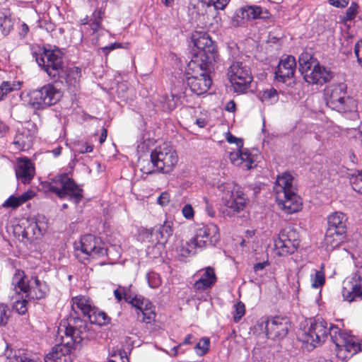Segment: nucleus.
<instances>
[{
  "instance_id": "nucleus-1",
  "label": "nucleus",
  "mask_w": 362,
  "mask_h": 362,
  "mask_svg": "<svg viewBox=\"0 0 362 362\" xmlns=\"http://www.w3.org/2000/svg\"><path fill=\"white\" fill-rule=\"evenodd\" d=\"M192 40L197 50H194L187 64L186 83L192 93L200 95L206 93L212 84L210 74L214 69L218 54L209 35L196 33Z\"/></svg>"
},
{
  "instance_id": "nucleus-2",
  "label": "nucleus",
  "mask_w": 362,
  "mask_h": 362,
  "mask_svg": "<svg viewBox=\"0 0 362 362\" xmlns=\"http://www.w3.org/2000/svg\"><path fill=\"white\" fill-rule=\"evenodd\" d=\"M88 325L86 320L70 314L69 317L60 323L58 333L61 335V343L52 347L45 356V362H71V351L81 346L83 341L88 337Z\"/></svg>"
},
{
  "instance_id": "nucleus-3",
  "label": "nucleus",
  "mask_w": 362,
  "mask_h": 362,
  "mask_svg": "<svg viewBox=\"0 0 362 362\" xmlns=\"http://www.w3.org/2000/svg\"><path fill=\"white\" fill-rule=\"evenodd\" d=\"M292 181L291 175L284 173L277 177L274 187L279 207L288 214L298 212L302 207L301 199L296 194Z\"/></svg>"
},
{
  "instance_id": "nucleus-4",
  "label": "nucleus",
  "mask_w": 362,
  "mask_h": 362,
  "mask_svg": "<svg viewBox=\"0 0 362 362\" xmlns=\"http://www.w3.org/2000/svg\"><path fill=\"white\" fill-rule=\"evenodd\" d=\"M219 229L214 223L202 225L196 229L195 235L178 248L179 255L187 257L194 255L197 249L215 245L219 240Z\"/></svg>"
},
{
  "instance_id": "nucleus-5",
  "label": "nucleus",
  "mask_w": 362,
  "mask_h": 362,
  "mask_svg": "<svg viewBox=\"0 0 362 362\" xmlns=\"http://www.w3.org/2000/svg\"><path fill=\"white\" fill-rule=\"evenodd\" d=\"M11 284L17 295L23 293L28 300L42 299L49 291L45 282L40 281L37 276H32L28 279L21 269L16 270Z\"/></svg>"
},
{
  "instance_id": "nucleus-6",
  "label": "nucleus",
  "mask_w": 362,
  "mask_h": 362,
  "mask_svg": "<svg viewBox=\"0 0 362 362\" xmlns=\"http://www.w3.org/2000/svg\"><path fill=\"white\" fill-rule=\"evenodd\" d=\"M298 62L299 71L308 83L322 85L334 76L333 72L321 65L316 58L307 52L300 55Z\"/></svg>"
},
{
  "instance_id": "nucleus-7",
  "label": "nucleus",
  "mask_w": 362,
  "mask_h": 362,
  "mask_svg": "<svg viewBox=\"0 0 362 362\" xmlns=\"http://www.w3.org/2000/svg\"><path fill=\"white\" fill-rule=\"evenodd\" d=\"M47 189L60 199L68 197L69 200L76 204L80 203L83 197V189L66 173L53 178L48 184Z\"/></svg>"
},
{
  "instance_id": "nucleus-8",
  "label": "nucleus",
  "mask_w": 362,
  "mask_h": 362,
  "mask_svg": "<svg viewBox=\"0 0 362 362\" xmlns=\"http://www.w3.org/2000/svg\"><path fill=\"white\" fill-rule=\"evenodd\" d=\"M346 85L344 83L332 84L324 90L327 105L339 112L351 111L354 107V101L346 96Z\"/></svg>"
},
{
  "instance_id": "nucleus-9",
  "label": "nucleus",
  "mask_w": 362,
  "mask_h": 362,
  "mask_svg": "<svg viewBox=\"0 0 362 362\" xmlns=\"http://www.w3.org/2000/svg\"><path fill=\"white\" fill-rule=\"evenodd\" d=\"M28 105L34 110H45L57 104L62 97L61 90L53 84L47 83L33 90L28 94Z\"/></svg>"
},
{
  "instance_id": "nucleus-10",
  "label": "nucleus",
  "mask_w": 362,
  "mask_h": 362,
  "mask_svg": "<svg viewBox=\"0 0 362 362\" xmlns=\"http://www.w3.org/2000/svg\"><path fill=\"white\" fill-rule=\"evenodd\" d=\"M217 188L224 206L230 211L238 213L244 210L248 199L240 186L233 182H225L219 184Z\"/></svg>"
},
{
  "instance_id": "nucleus-11",
  "label": "nucleus",
  "mask_w": 362,
  "mask_h": 362,
  "mask_svg": "<svg viewBox=\"0 0 362 362\" xmlns=\"http://www.w3.org/2000/svg\"><path fill=\"white\" fill-rule=\"evenodd\" d=\"M33 57L37 64L52 78L56 79L60 75L63 66L62 53L59 49H40L33 52Z\"/></svg>"
},
{
  "instance_id": "nucleus-12",
  "label": "nucleus",
  "mask_w": 362,
  "mask_h": 362,
  "mask_svg": "<svg viewBox=\"0 0 362 362\" xmlns=\"http://www.w3.org/2000/svg\"><path fill=\"white\" fill-rule=\"evenodd\" d=\"M151 161L156 165L157 172L167 174L172 172L177 164L178 156L171 146L163 144L151 151Z\"/></svg>"
},
{
  "instance_id": "nucleus-13",
  "label": "nucleus",
  "mask_w": 362,
  "mask_h": 362,
  "mask_svg": "<svg viewBox=\"0 0 362 362\" xmlns=\"http://www.w3.org/2000/svg\"><path fill=\"white\" fill-rule=\"evenodd\" d=\"M228 77L233 90L237 93H244L252 81L250 69L240 62H234L228 69Z\"/></svg>"
},
{
  "instance_id": "nucleus-14",
  "label": "nucleus",
  "mask_w": 362,
  "mask_h": 362,
  "mask_svg": "<svg viewBox=\"0 0 362 362\" xmlns=\"http://www.w3.org/2000/svg\"><path fill=\"white\" fill-rule=\"evenodd\" d=\"M257 327L265 331L267 338L280 340L286 336L291 325L288 319L275 317L270 320L266 317L261 318Z\"/></svg>"
},
{
  "instance_id": "nucleus-15",
  "label": "nucleus",
  "mask_w": 362,
  "mask_h": 362,
  "mask_svg": "<svg viewBox=\"0 0 362 362\" xmlns=\"http://www.w3.org/2000/svg\"><path fill=\"white\" fill-rule=\"evenodd\" d=\"M299 246V237L296 230L291 226L282 229L276 240H274V247L279 256H286L293 254Z\"/></svg>"
},
{
  "instance_id": "nucleus-16",
  "label": "nucleus",
  "mask_w": 362,
  "mask_h": 362,
  "mask_svg": "<svg viewBox=\"0 0 362 362\" xmlns=\"http://www.w3.org/2000/svg\"><path fill=\"white\" fill-rule=\"evenodd\" d=\"M327 323L321 317L310 319L309 326L305 327L303 340L313 347L322 344L327 337Z\"/></svg>"
},
{
  "instance_id": "nucleus-17",
  "label": "nucleus",
  "mask_w": 362,
  "mask_h": 362,
  "mask_svg": "<svg viewBox=\"0 0 362 362\" xmlns=\"http://www.w3.org/2000/svg\"><path fill=\"white\" fill-rule=\"evenodd\" d=\"M80 251L86 255L84 259L89 257L98 259L107 255V249L105 244L99 238L91 234L83 235L81 239Z\"/></svg>"
},
{
  "instance_id": "nucleus-18",
  "label": "nucleus",
  "mask_w": 362,
  "mask_h": 362,
  "mask_svg": "<svg viewBox=\"0 0 362 362\" xmlns=\"http://www.w3.org/2000/svg\"><path fill=\"white\" fill-rule=\"evenodd\" d=\"M342 296L348 302L360 298L362 299V269L356 272L350 279L344 282Z\"/></svg>"
},
{
  "instance_id": "nucleus-19",
  "label": "nucleus",
  "mask_w": 362,
  "mask_h": 362,
  "mask_svg": "<svg viewBox=\"0 0 362 362\" xmlns=\"http://www.w3.org/2000/svg\"><path fill=\"white\" fill-rule=\"evenodd\" d=\"M296 70V58L291 55L282 56L275 71V78L279 82L286 83L294 76Z\"/></svg>"
},
{
  "instance_id": "nucleus-20",
  "label": "nucleus",
  "mask_w": 362,
  "mask_h": 362,
  "mask_svg": "<svg viewBox=\"0 0 362 362\" xmlns=\"http://www.w3.org/2000/svg\"><path fill=\"white\" fill-rule=\"evenodd\" d=\"M36 136L35 129L33 127H23L18 130L14 138L13 144L16 148L21 151L28 150L33 145Z\"/></svg>"
},
{
  "instance_id": "nucleus-21",
  "label": "nucleus",
  "mask_w": 362,
  "mask_h": 362,
  "mask_svg": "<svg viewBox=\"0 0 362 362\" xmlns=\"http://www.w3.org/2000/svg\"><path fill=\"white\" fill-rule=\"evenodd\" d=\"M198 272L202 273V274L200 278L194 284V288L196 291L210 289L217 281L215 270L211 267H206L200 269Z\"/></svg>"
},
{
  "instance_id": "nucleus-22",
  "label": "nucleus",
  "mask_w": 362,
  "mask_h": 362,
  "mask_svg": "<svg viewBox=\"0 0 362 362\" xmlns=\"http://www.w3.org/2000/svg\"><path fill=\"white\" fill-rule=\"evenodd\" d=\"M16 175L18 180L23 184L30 183L35 175V167L32 162L27 158L18 160Z\"/></svg>"
},
{
  "instance_id": "nucleus-23",
  "label": "nucleus",
  "mask_w": 362,
  "mask_h": 362,
  "mask_svg": "<svg viewBox=\"0 0 362 362\" xmlns=\"http://www.w3.org/2000/svg\"><path fill=\"white\" fill-rule=\"evenodd\" d=\"M95 305L90 298L86 296H77L71 298V310L74 315L79 313L88 317Z\"/></svg>"
},
{
  "instance_id": "nucleus-24",
  "label": "nucleus",
  "mask_w": 362,
  "mask_h": 362,
  "mask_svg": "<svg viewBox=\"0 0 362 362\" xmlns=\"http://www.w3.org/2000/svg\"><path fill=\"white\" fill-rule=\"evenodd\" d=\"M44 216H37L34 221H32L29 225L24 229L23 237L30 239L33 237L42 235L47 230V225Z\"/></svg>"
},
{
  "instance_id": "nucleus-25",
  "label": "nucleus",
  "mask_w": 362,
  "mask_h": 362,
  "mask_svg": "<svg viewBox=\"0 0 362 362\" xmlns=\"http://www.w3.org/2000/svg\"><path fill=\"white\" fill-rule=\"evenodd\" d=\"M81 70L79 67L75 66H67L65 69L62 68L60 75L57 78H62L65 80L69 88H76L79 86L80 78L81 76Z\"/></svg>"
},
{
  "instance_id": "nucleus-26",
  "label": "nucleus",
  "mask_w": 362,
  "mask_h": 362,
  "mask_svg": "<svg viewBox=\"0 0 362 362\" xmlns=\"http://www.w3.org/2000/svg\"><path fill=\"white\" fill-rule=\"evenodd\" d=\"M347 218L345 214L336 211L331 214L327 218V230H337L339 232H346Z\"/></svg>"
},
{
  "instance_id": "nucleus-27",
  "label": "nucleus",
  "mask_w": 362,
  "mask_h": 362,
  "mask_svg": "<svg viewBox=\"0 0 362 362\" xmlns=\"http://www.w3.org/2000/svg\"><path fill=\"white\" fill-rule=\"evenodd\" d=\"M173 233V228L168 222H165L162 225L156 226L151 231V236L155 237L156 240L161 244L167 243Z\"/></svg>"
},
{
  "instance_id": "nucleus-28",
  "label": "nucleus",
  "mask_w": 362,
  "mask_h": 362,
  "mask_svg": "<svg viewBox=\"0 0 362 362\" xmlns=\"http://www.w3.org/2000/svg\"><path fill=\"white\" fill-rule=\"evenodd\" d=\"M346 238V233L337 230H327L325 237V243L327 250H333L339 247Z\"/></svg>"
},
{
  "instance_id": "nucleus-29",
  "label": "nucleus",
  "mask_w": 362,
  "mask_h": 362,
  "mask_svg": "<svg viewBox=\"0 0 362 362\" xmlns=\"http://www.w3.org/2000/svg\"><path fill=\"white\" fill-rule=\"evenodd\" d=\"M230 160L235 165L245 164L247 170L252 168V163H254L251 154L248 151H242L240 148L230 154Z\"/></svg>"
},
{
  "instance_id": "nucleus-30",
  "label": "nucleus",
  "mask_w": 362,
  "mask_h": 362,
  "mask_svg": "<svg viewBox=\"0 0 362 362\" xmlns=\"http://www.w3.org/2000/svg\"><path fill=\"white\" fill-rule=\"evenodd\" d=\"M241 15L244 16L247 21L257 18H267L269 12L267 9L257 6H249L241 8Z\"/></svg>"
},
{
  "instance_id": "nucleus-31",
  "label": "nucleus",
  "mask_w": 362,
  "mask_h": 362,
  "mask_svg": "<svg viewBox=\"0 0 362 362\" xmlns=\"http://www.w3.org/2000/svg\"><path fill=\"white\" fill-rule=\"evenodd\" d=\"M34 192L32 190L27 191L22 194L21 196L16 197L13 195L10 196L2 204L4 208L16 209L34 196Z\"/></svg>"
},
{
  "instance_id": "nucleus-32",
  "label": "nucleus",
  "mask_w": 362,
  "mask_h": 362,
  "mask_svg": "<svg viewBox=\"0 0 362 362\" xmlns=\"http://www.w3.org/2000/svg\"><path fill=\"white\" fill-rule=\"evenodd\" d=\"M13 21L9 9L3 8L0 11V28L4 35H7L12 30Z\"/></svg>"
},
{
  "instance_id": "nucleus-33",
  "label": "nucleus",
  "mask_w": 362,
  "mask_h": 362,
  "mask_svg": "<svg viewBox=\"0 0 362 362\" xmlns=\"http://www.w3.org/2000/svg\"><path fill=\"white\" fill-rule=\"evenodd\" d=\"M87 318L90 324H95L100 326L105 325L110 322V318L107 314L100 310L95 306L93 308Z\"/></svg>"
},
{
  "instance_id": "nucleus-34",
  "label": "nucleus",
  "mask_w": 362,
  "mask_h": 362,
  "mask_svg": "<svg viewBox=\"0 0 362 362\" xmlns=\"http://www.w3.org/2000/svg\"><path fill=\"white\" fill-rule=\"evenodd\" d=\"M338 349H344L349 353L356 354L358 351H362V344L356 342L353 336L347 334L346 337L344 339V343H342Z\"/></svg>"
},
{
  "instance_id": "nucleus-35",
  "label": "nucleus",
  "mask_w": 362,
  "mask_h": 362,
  "mask_svg": "<svg viewBox=\"0 0 362 362\" xmlns=\"http://www.w3.org/2000/svg\"><path fill=\"white\" fill-rule=\"evenodd\" d=\"M328 333L332 341L336 345L337 349L342 343H344V339L348 334L347 332H342L337 326L333 325L329 327Z\"/></svg>"
},
{
  "instance_id": "nucleus-36",
  "label": "nucleus",
  "mask_w": 362,
  "mask_h": 362,
  "mask_svg": "<svg viewBox=\"0 0 362 362\" xmlns=\"http://www.w3.org/2000/svg\"><path fill=\"white\" fill-rule=\"evenodd\" d=\"M127 303L136 308V314L143 311L146 308L151 306V303L148 299L139 295L133 296L132 294Z\"/></svg>"
},
{
  "instance_id": "nucleus-37",
  "label": "nucleus",
  "mask_w": 362,
  "mask_h": 362,
  "mask_svg": "<svg viewBox=\"0 0 362 362\" xmlns=\"http://www.w3.org/2000/svg\"><path fill=\"white\" fill-rule=\"evenodd\" d=\"M182 97H185V93H171L170 95L164 96L162 102L168 110H173L177 107Z\"/></svg>"
},
{
  "instance_id": "nucleus-38",
  "label": "nucleus",
  "mask_w": 362,
  "mask_h": 362,
  "mask_svg": "<svg viewBox=\"0 0 362 362\" xmlns=\"http://www.w3.org/2000/svg\"><path fill=\"white\" fill-rule=\"evenodd\" d=\"M103 16L104 11L102 9H95L91 15L90 26L93 33H95L102 28L101 22Z\"/></svg>"
},
{
  "instance_id": "nucleus-39",
  "label": "nucleus",
  "mask_w": 362,
  "mask_h": 362,
  "mask_svg": "<svg viewBox=\"0 0 362 362\" xmlns=\"http://www.w3.org/2000/svg\"><path fill=\"white\" fill-rule=\"evenodd\" d=\"M29 300L25 297V294L18 295L16 300L13 302V308L21 315L25 314L27 311V303Z\"/></svg>"
},
{
  "instance_id": "nucleus-40",
  "label": "nucleus",
  "mask_w": 362,
  "mask_h": 362,
  "mask_svg": "<svg viewBox=\"0 0 362 362\" xmlns=\"http://www.w3.org/2000/svg\"><path fill=\"white\" fill-rule=\"evenodd\" d=\"M349 181L353 189L359 194H362V171H358L352 174Z\"/></svg>"
},
{
  "instance_id": "nucleus-41",
  "label": "nucleus",
  "mask_w": 362,
  "mask_h": 362,
  "mask_svg": "<svg viewBox=\"0 0 362 362\" xmlns=\"http://www.w3.org/2000/svg\"><path fill=\"white\" fill-rule=\"evenodd\" d=\"M130 288L131 286L124 287L119 286L118 288L114 291L115 298L118 301H121L122 299H124L127 303L132 295Z\"/></svg>"
},
{
  "instance_id": "nucleus-42",
  "label": "nucleus",
  "mask_w": 362,
  "mask_h": 362,
  "mask_svg": "<svg viewBox=\"0 0 362 362\" xmlns=\"http://www.w3.org/2000/svg\"><path fill=\"white\" fill-rule=\"evenodd\" d=\"M260 99L262 102L272 104L278 100L277 91L273 88L267 89L262 92Z\"/></svg>"
},
{
  "instance_id": "nucleus-43",
  "label": "nucleus",
  "mask_w": 362,
  "mask_h": 362,
  "mask_svg": "<svg viewBox=\"0 0 362 362\" xmlns=\"http://www.w3.org/2000/svg\"><path fill=\"white\" fill-rule=\"evenodd\" d=\"M210 340L207 337H203L196 344L194 349L197 355L202 356L205 355L209 349Z\"/></svg>"
},
{
  "instance_id": "nucleus-44",
  "label": "nucleus",
  "mask_w": 362,
  "mask_h": 362,
  "mask_svg": "<svg viewBox=\"0 0 362 362\" xmlns=\"http://www.w3.org/2000/svg\"><path fill=\"white\" fill-rule=\"evenodd\" d=\"M136 315L138 320L146 323H150L156 317V314L152 310L151 306L146 308V309L141 313H138Z\"/></svg>"
},
{
  "instance_id": "nucleus-45",
  "label": "nucleus",
  "mask_w": 362,
  "mask_h": 362,
  "mask_svg": "<svg viewBox=\"0 0 362 362\" xmlns=\"http://www.w3.org/2000/svg\"><path fill=\"white\" fill-rule=\"evenodd\" d=\"M10 317V310L6 304L0 303V327L7 325Z\"/></svg>"
},
{
  "instance_id": "nucleus-46",
  "label": "nucleus",
  "mask_w": 362,
  "mask_h": 362,
  "mask_svg": "<svg viewBox=\"0 0 362 362\" xmlns=\"http://www.w3.org/2000/svg\"><path fill=\"white\" fill-rule=\"evenodd\" d=\"M141 170L145 174H151L156 171V165L150 160H142L139 161Z\"/></svg>"
},
{
  "instance_id": "nucleus-47",
  "label": "nucleus",
  "mask_w": 362,
  "mask_h": 362,
  "mask_svg": "<svg viewBox=\"0 0 362 362\" xmlns=\"http://www.w3.org/2000/svg\"><path fill=\"white\" fill-rule=\"evenodd\" d=\"M147 281L151 288H158L160 284L161 280L158 274L155 272H148L146 274Z\"/></svg>"
},
{
  "instance_id": "nucleus-48",
  "label": "nucleus",
  "mask_w": 362,
  "mask_h": 362,
  "mask_svg": "<svg viewBox=\"0 0 362 362\" xmlns=\"http://www.w3.org/2000/svg\"><path fill=\"white\" fill-rule=\"evenodd\" d=\"M245 313V304L242 302H238L235 305V311L233 314V320L238 322Z\"/></svg>"
},
{
  "instance_id": "nucleus-49",
  "label": "nucleus",
  "mask_w": 362,
  "mask_h": 362,
  "mask_svg": "<svg viewBox=\"0 0 362 362\" xmlns=\"http://www.w3.org/2000/svg\"><path fill=\"white\" fill-rule=\"evenodd\" d=\"M358 4L356 2L352 1L350 6L346 11V16L344 18V20L347 21H351L354 18H355V17L358 13Z\"/></svg>"
},
{
  "instance_id": "nucleus-50",
  "label": "nucleus",
  "mask_w": 362,
  "mask_h": 362,
  "mask_svg": "<svg viewBox=\"0 0 362 362\" xmlns=\"http://www.w3.org/2000/svg\"><path fill=\"white\" fill-rule=\"evenodd\" d=\"M230 0H204L208 6H213L216 10H223Z\"/></svg>"
},
{
  "instance_id": "nucleus-51",
  "label": "nucleus",
  "mask_w": 362,
  "mask_h": 362,
  "mask_svg": "<svg viewBox=\"0 0 362 362\" xmlns=\"http://www.w3.org/2000/svg\"><path fill=\"white\" fill-rule=\"evenodd\" d=\"M107 362H129V358L124 351H116L110 356Z\"/></svg>"
},
{
  "instance_id": "nucleus-52",
  "label": "nucleus",
  "mask_w": 362,
  "mask_h": 362,
  "mask_svg": "<svg viewBox=\"0 0 362 362\" xmlns=\"http://www.w3.org/2000/svg\"><path fill=\"white\" fill-rule=\"evenodd\" d=\"M325 279L324 272L322 271H317L315 274L312 286L313 288H319L325 284Z\"/></svg>"
},
{
  "instance_id": "nucleus-53",
  "label": "nucleus",
  "mask_w": 362,
  "mask_h": 362,
  "mask_svg": "<svg viewBox=\"0 0 362 362\" xmlns=\"http://www.w3.org/2000/svg\"><path fill=\"white\" fill-rule=\"evenodd\" d=\"M245 20H246L245 15H241V8L236 11L235 15L232 18L231 23L233 26L239 27L242 26L245 23Z\"/></svg>"
},
{
  "instance_id": "nucleus-54",
  "label": "nucleus",
  "mask_w": 362,
  "mask_h": 362,
  "mask_svg": "<svg viewBox=\"0 0 362 362\" xmlns=\"http://www.w3.org/2000/svg\"><path fill=\"white\" fill-rule=\"evenodd\" d=\"M39 27L42 29L45 30L47 33H51L53 35V32L55 31L56 25L52 22L43 19L39 21Z\"/></svg>"
},
{
  "instance_id": "nucleus-55",
  "label": "nucleus",
  "mask_w": 362,
  "mask_h": 362,
  "mask_svg": "<svg viewBox=\"0 0 362 362\" xmlns=\"http://www.w3.org/2000/svg\"><path fill=\"white\" fill-rule=\"evenodd\" d=\"M13 90L10 82L4 81L0 86V100H3L5 96Z\"/></svg>"
},
{
  "instance_id": "nucleus-56",
  "label": "nucleus",
  "mask_w": 362,
  "mask_h": 362,
  "mask_svg": "<svg viewBox=\"0 0 362 362\" xmlns=\"http://www.w3.org/2000/svg\"><path fill=\"white\" fill-rule=\"evenodd\" d=\"M226 140L229 144H235L238 149L243 147V140L235 137L229 132L226 135Z\"/></svg>"
},
{
  "instance_id": "nucleus-57",
  "label": "nucleus",
  "mask_w": 362,
  "mask_h": 362,
  "mask_svg": "<svg viewBox=\"0 0 362 362\" xmlns=\"http://www.w3.org/2000/svg\"><path fill=\"white\" fill-rule=\"evenodd\" d=\"M194 337L192 334H187L182 343L173 348L172 351H174V354L177 355L178 354V351L181 349L182 346L184 345L193 344V341H192Z\"/></svg>"
},
{
  "instance_id": "nucleus-58",
  "label": "nucleus",
  "mask_w": 362,
  "mask_h": 362,
  "mask_svg": "<svg viewBox=\"0 0 362 362\" xmlns=\"http://www.w3.org/2000/svg\"><path fill=\"white\" fill-rule=\"evenodd\" d=\"M170 202V194L166 192H162L157 199V203L162 206H165Z\"/></svg>"
},
{
  "instance_id": "nucleus-59",
  "label": "nucleus",
  "mask_w": 362,
  "mask_h": 362,
  "mask_svg": "<svg viewBox=\"0 0 362 362\" xmlns=\"http://www.w3.org/2000/svg\"><path fill=\"white\" fill-rule=\"evenodd\" d=\"M185 218L191 219L194 217V209L190 204H185L182 210Z\"/></svg>"
},
{
  "instance_id": "nucleus-60",
  "label": "nucleus",
  "mask_w": 362,
  "mask_h": 362,
  "mask_svg": "<svg viewBox=\"0 0 362 362\" xmlns=\"http://www.w3.org/2000/svg\"><path fill=\"white\" fill-rule=\"evenodd\" d=\"M354 52L358 63L362 66V40L361 44L356 43L354 47Z\"/></svg>"
},
{
  "instance_id": "nucleus-61",
  "label": "nucleus",
  "mask_w": 362,
  "mask_h": 362,
  "mask_svg": "<svg viewBox=\"0 0 362 362\" xmlns=\"http://www.w3.org/2000/svg\"><path fill=\"white\" fill-rule=\"evenodd\" d=\"M93 150V146L91 144H89L88 143H86L84 144H81L79 146L78 149L77 150L79 153H90Z\"/></svg>"
},
{
  "instance_id": "nucleus-62",
  "label": "nucleus",
  "mask_w": 362,
  "mask_h": 362,
  "mask_svg": "<svg viewBox=\"0 0 362 362\" xmlns=\"http://www.w3.org/2000/svg\"><path fill=\"white\" fill-rule=\"evenodd\" d=\"M349 0H329L331 5L337 8H344L349 4Z\"/></svg>"
},
{
  "instance_id": "nucleus-63",
  "label": "nucleus",
  "mask_w": 362,
  "mask_h": 362,
  "mask_svg": "<svg viewBox=\"0 0 362 362\" xmlns=\"http://www.w3.org/2000/svg\"><path fill=\"white\" fill-rule=\"evenodd\" d=\"M121 47V44L115 42L110 44L109 46L102 47L101 50L105 54H107L110 51L113 50L116 48H120Z\"/></svg>"
},
{
  "instance_id": "nucleus-64",
  "label": "nucleus",
  "mask_w": 362,
  "mask_h": 362,
  "mask_svg": "<svg viewBox=\"0 0 362 362\" xmlns=\"http://www.w3.org/2000/svg\"><path fill=\"white\" fill-rule=\"evenodd\" d=\"M205 204H206V211L208 215L211 217H214L216 214V211L213 207V206L209 203V201L204 198Z\"/></svg>"
}]
</instances>
